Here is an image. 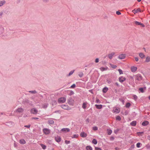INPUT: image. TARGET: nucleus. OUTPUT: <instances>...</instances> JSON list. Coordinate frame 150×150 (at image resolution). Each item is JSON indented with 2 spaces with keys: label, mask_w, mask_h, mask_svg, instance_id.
Masks as SVG:
<instances>
[{
  "label": "nucleus",
  "mask_w": 150,
  "mask_h": 150,
  "mask_svg": "<svg viewBox=\"0 0 150 150\" xmlns=\"http://www.w3.org/2000/svg\"><path fill=\"white\" fill-rule=\"evenodd\" d=\"M24 109L21 108H18L16 110L17 112L19 113H21L23 112L24 111Z\"/></svg>",
  "instance_id": "nucleus-8"
},
{
  "label": "nucleus",
  "mask_w": 150,
  "mask_h": 150,
  "mask_svg": "<svg viewBox=\"0 0 150 150\" xmlns=\"http://www.w3.org/2000/svg\"><path fill=\"white\" fill-rule=\"evenodd\" d=\"M126 80V78L125 77L121 76L119 78V80L120 82H122Z\"/></svg>",
  "instance_id": "nucleus-11"
},
{
  "label": "nucleus",
  "mask_w": 150,
  "mask_h": 150,
  "mask_svg": "<svg viewBox=\"0 0 150 150\" xmlns=\"http://www.w3.org/2000/svg\"><path fill=\"white\" fill-rule=\"evenodd\" d=\"M65 142L66 144H68L70 143V141H69L65 140Z\"/></svg>",
  "instance_id": "nucleus-48"
},
{
  "label": "nucleus",
  "mask_w": 150,
  "mask_h": 150,
  "mask_svg": "<svg viewBox=\"0 0 150 150\" xmlns=\"http://www.w3.org/2000/svg\"><path fill=\"white\" fill-rule=\"evenodd\" d=\"M137 69V68L135 67H132L131 68V71L132 72H135Z\"/></svg>",
  "instance_id": "nucleus-16"
},
{
  "label": "nucleus",
  "mask_w": 150,
  "mask_h": 150,
  "mask_svg": "<svg viewBox=\"0 0 150 150\" xmlns=\"http://www.w3.org/2000/svg\"><path fill=\"white\" fill-rule=\"evenodd\" d=\"M134 147V145H132L131 146V148L132 149H133Z\"/></svg>",
  "instance_id": "nucleus-56"
},
{
  "label": "nucleus",
  "mask_w": 150,
  "mask_h": 150,
  "mask_svg": "<svg viewBox=\"0 0 150 150\" xmlns=\"http://www.w3.org/2000/svg\"><path fill=\"white\" fill-rule=\"evenodd\" d=\"M76 86V85L75 84H74L72 85H71V88H74Z\"/></svg>",
  "instance_id": "nucleus-47"
},
{
  "label": "nucleus",
  "mask_w": 150,
  "mask_h": 150,
  "mask_svg": "<svg viewBox=\"0 0 150 150\" xmlns=\"http://www.w3.org/2000/svg\"><path fill=\"white\" fill-rule=\"evenodd\" d=\"M40 145L43 149H46V146L45 145L43 144H40Z\"/></svg>",
  "instance_id": "nucleus-32"
},
{
  "label": "nucleus",
  "mask_w": 150,
  "mask_h": 150,
  "mask_svg": "<svg viewBox=\"0 0 150 150\" xmlns=\"http://www.w3.org/2000/svg\"><path fill=\"white\" fill-rule=\"evenodd\" d=\"M117 67V66L116 65H114L113 67H112L113 68H115Z\"/></svg>",
  "instance_id": "nucleus-61"
},
{
  "label": "nucleus",
  "mask_w": 150,
  "mask_h": 150,
  "mask_svg": "<svg viewBox=\"0 0 150 150\" xmlns=\"http://www.w3.org/2000/svg\"><path fill=\"white\" fill-rule=\"evenodd\" d=\"M108 90V88L107 87L103 88V92L104 93H106Z\"/></svg>",
  "instance_id": "nucleus-26"
},
{
  "label": "nucleus",
  "mask_w": 150,
  "mask_h": 150,
  "mask_svg": "<svg viewBox=\"0 0 150 150\" xmlns=\"http://www.w3.org/2000/svg\"><path fill=\"white\" fill-rule=\"evenodd\" d=\"M48 122L50 125H53L54 123V121L52 120H49L48 121Z\"/></svg>",
  "instance_id": "nucleus-24"
},
{
  "label": "nucleus",
  "mask_w": 150,
  "mask_h": 150,
  "mask_svg": "<svg viewBox=\"0 0 150 150\" xmlns=\"http://www.w3.org/2000/svg\"><path fill=\"white\" fill-rule=\"evenodd\" d=\"M60 112V111L59 110H57V111H55L54 112V113H57V112Z\"/></svg>",
  "instance_id": "nucleus-60"
},
{
  "label": "nucleus",
  "mask_w": 150,
  "mask_h": 150,
  "mask_svg": "<svg viewBox=\"0 0 150 150\" xmlns=\"http://www.w3.org/2000/svg\"><path fill=\"white\" fill-rule=\"evenodd\" d=\"M66 98L64 97H61L58 99V102L59 103H62L65 102Z\"/></svg>",
  "instance_id": "nucleus-1"
},
{
  "label": "nucleus",
  "mask_w": 150,
  "mask_h": 150,
  "mask_svg": "<svg viewBox=\"0 0 150 150\" xmlns=\"http://www.w3.org/2000/svg\"><path fill=\"white\" fill-rule=\"evenodd\" d=\"M71 94H74V92L73 91H71Z\"/></svg>",
  "instance_id": "nucleus-62"
},
{
  "label": "nucleus",
  "mask_w": 150,
  "mask_h": 150,
  "mask_svg": "<svg viewBox=\"0 0 150 150\" xmlns=\"http://www.w3.org/2000/svg\"><path fill=\"white\" fill-rule=\"evenodd\" d=\"M30 125H25L24 127H27V128H29L30 127Z\"/></svg>",
  "instance_id": "nucleus-52"
},
{
  "label": "nucleus",
  "mask_w": 150,
  "mask_h": 150,
  "mask_svg": "<svg viewBox=\"0 0 150 150\" xmlns=\"http://www.w3.org/2000/svg\"><path fill=\"white\" fill-rule=\"evenodd\" d=\"M78 137V135L76 134H74L73 135L72 138H76Z\"/></svg>",
  "instance_id": "nucleus-46"
},
{
  "label": "nucleus",
  "mask_w": 150,
  "mask_h": 150,
  "mask_svg": "<svg viewBox=\"0 0 150 150\" xmlns=\"http://www.w3.org/2000/svg\"><path fill=\"white\" fill-rule=\"evenodd\" d=\"M131 104L129 103H127L125 105V106L126 108H129Z\"/></svg>",
  "instance_id": "nucleus-35"
},
{
  "label": "nucleus",
  "mask_w": 150,
  "mask_h": 150,
  "mask_svg": "<svg viewBox=\"0 0 150 150\" xmlns=\"http://www.w3.org/2000/svg\"><path fill=\"white\" fill-rule=\"evenodd\" d=\"M19 142L21 144H25V142L24 139H21L20 140Z\"/></svg>",
  "instance_id": "nucleus-28"
},
{
  "label": "nucleus",
  "mask_w": 150,
  "mask_h": 150,
  "mask_svg": "<svg viewBox=\"0 0 150 150\" xmlns=\"http://www.w3.org/2000/svg\"><path fill=\"white\" fill-rule=\"evenodd\" d=\"M93 130L96 131L98 129V128L96 126H94L93 127Z\"/></svg>",
  "instance_id": "nucleus-37"
},
{
  "label": "nucleus",
  "mask_w": 150,
  "mask_h": 150,
  "mask_svg": "<svg viewBox=\"0 0 150 150\" xmlns=\"http://www.w3.org/2000/svg\"><path fill=\"white\" fill-rule=\"evenodd\" d=\"M118 71L119 72V73L120 74H123L122 71L121 69H118Z\"/></svg>",
  "instance_id": "nucleus-43"
},
{
  "label": "nucleus",
  "mask_w": 150,
  "mask_h": 150,
  "mask_svg": "<svg viewBox=\"0 0 150 150\" xmlns=\"http://www.w3.org/2000/svg\"><path fill=\"white\" fill-rule=\"evenodd\" d=\"M95 106L96 108L98 109H100L102 108V105H96Z\"/></svg>",
  "instance_id": "nucleus-27"
},
{
  "label": "nucleus",
  "mask_w": 150,
  "mask_h": 150,
  "mask_svg": "<svg viewBox=\"0 0 150 150\" xmlns=\"http://www.w3.org/2000/svg\"><path fill=\"white\" fill-rule=\"evenodd\" d=\"M137 122L136 121H133L131 122L130 124L133 126H135L136 125Z\"/></svg>",
  "instance_id": "nucleus-21"
},
{
  "label": "nucleus",
  "mask_w": 150,
  "mask_h": 150,
  "mask_svg": "<svg viewBox=\"0 0 150 150\" xmlns=\"http://www.w3.org/2000/svg\"><path fill=\"white\" fill-rule=\"evenodd\" d=\"M74 70H72L69 73V74H68L67 76H69L73 74V73L74 72Z\"/></svg>",
  "instance_id": "nucleus-29"
},
{
  "label": "nucleus",
  "mask_w": 150,
  "mask_h": 150,
  "mask_svg": "<svg viewBox=\"0 0 150 150\" xmlns=\"http://www.w3.org/2000/svg\"><path fill=\"white\" fill-rule=\"evenodd\" d=\"M139 56L140 57V58L142 59H144L145 57V55L142 53H139Z\"/></svg>",
  "instance_id": "nucleus-18"
},
{
  "label": "nucleus",
  "mask_w": 150,
  "mask_h": 150,
  "mask_svg": "<svg viewBox=\"0 0 150 150\" xmlns=\"http://www.w3.org/2000/svg\"><path fill=\"white\" fill-rule=\"evenodd\" d=\"M3 12H0V16H2L3 15Z\"/></svg>",
  "instance_id": "nucleus-59"
},
{
  "label": "nucleus",
  "mask_w": 150,
  "mask_h": 150,
  "mask_svg": "<svg viewBox=\"0 0 150 150\" xmlns=\"http://www.w3.org/2000/svg\"><path fill=\"white\" fill-rule=\"evenodd\" d=\"M28 92L32 94H35L37 93V92L35 90L29 91Z\"/></svg>",
  "instance_id": "nucleus-30"
},
{
  "label": "nucleus",
  "mask_w": 150,
  "mask_h": 150,
  "mask_svg": "<svg viewBox=\"0 0 150 150\" xmlns=\"http://www.w3.org/2000/svg\"><path fill=\"white\" fill-rule=\"evenodd\" d=\"M149 122L147 121H144L142 123V125L143 126H145L148 125Z\"/></svg>",
  "instance_id": "nucleus-19"
},
{
  "label": "nucleus",
  "mask_w": 150,
  "mask_h": 150,
  "mask_svg": "<svg viewBox=\"0 0 150 150\" xmlns=\"http://www.w3.org/2000/svg\"><path fill=\"white\" fill-rule=\"evenodd\" d=\"M42 106H43V108H46L47 107V105L46 104H44Z\"/></svg>",
  "instance_id": "nucleus-44"
},
{
  "label": "nucleus",
  "mask_w": 150,
  "mask_h": 150,
  "mask_svg": "<svg viewBox=\"0 0 150 150\" xmlns=\"http://www.w3.org/2000/svg\"><path fill=\"white\" fill-rule=\"evenodd\" d=\"M86 122H89V121H88V119H87L86 120Z\"/></svg>",
  "instance_id": "nucleus-64"
},
{
  "label": "nucleus",
  "mask_w": 150,
  "mask_h": 150,
  "mask_svg": "<svg viewBox=\"0 0 150 150\" xmlns=\"http://www.w3.org/2000/svg\"><path fill=\"white\" fill-rule=\"evenodd\" d=\"M43 2L45 3H47L49 1V0H42Z\"/></svg>",
  "instance_id": "nucleus-45"
},
{
  "label": "nucleus",
  "mask_w": 150,
  "mask_h": 150,
  "mask_svg": "<svg viewBox=\"0 0 150 150\" xmlns=\"http://www.w3.org/2000/svg\"><path fill=\"white\" fill-rule=\"evenodd\" d=\"M115 53L113 52H112L110 54L108 55V57L110 59H111L113 57V56L114 55Z\"/></svg>",
  "instance_id": "nucleus-23"
},
{
  "label": "nucleus",
  "mask_w": 150,
  "mask_h": 150,
  "mask_svg": "<svg viewBox=\"0 0 150 150\" xmlns=\"http://www.w3.org/2000/svg\"><path fill=\"white\" fill-rule=\"evenodd\" d=\"M99 62V59L98 58H96L95 59V62L96 63H98Z\"/></svg>",
  "instance_id": "nucleus-53"
},
{
  "label": "nucleus",
  "mask_w": 150,
  "mask_h": 150,
  "mask_svg": "<svg viewBox=\"0 0 150 150\" xmlns=\"http://www.w3.org/2000/svg\"><path fill=\"white\" fill-rule=\"evenodd\" d=\"M86 148L87 150H92V148L90 146H87Z\"/></svg>",
  "instance_id": "nucleus-31"
},
{
  "label": "nucleus",
  "mask_w": 150,
  "mask_h": 150,
  "mask_svg": "<svg viewBox=\"0 0 150 150\" xmlns=\"http://www.w3.org/2000/svg\"><path fill=\"white\" fill-rule=\"evenodd\" d=\"M115 85H116V86H119V84H118V83H117V82L116 83H115Z\"/></svg>",
  "instance_id": "nucleus-58"
},
{
  "label": "nucleus",
  "mask_w": 150,
  "mask_h": 150,
  "mask_svg": "<svg viewBox=\"0 0 150 150\" xmlns=\"http://www.w3.org/2000/svg\"><path fill=\"white\" fill-rule=\"evenodd\" d=\"M55 139L56 141L57 142H59L61 141V138L59 136H57L55 137Z\"/></svg>",
  "instance_id": "nucleus-12"
},
{
  "label": "nucleus",
  "mask_w": 150,
  "mask_h": 150,
  "mask_svg": "<svg viewBox=\"0 0 150 150\" xmlns=\"http://www.w3.org/2000/svg\"><path fill=\"white\" fill-rule=\"evenodd\" d=\"M136 79L139 81L141 80L142 79V77L140 74H138L135 76Z\"/></svg>",
  "instance_id": "nucleus-6"
},
{
  "label": "nucleus",
  "mask_w": 150,
  "mask_h": 150,
  "mask_svg": "<svg viewBox=\"0 0 150 150\" xmlns=\"http://www.w3.org/2000/svg\"><path fill=\"white\" fill-rule=\"evenodd\" d=\"M139 90L142 92L143 93L144 92V89L143 88H139Z\"/></svg>",
  "instance_id": "nucleus-39"
},
{
  "label": "nucleus",
  "mask_w": 150,
  "mask_h": 150,
  "mask_svg": "<svg viewBox=\"0 0 150 150\" xmlns=\"http://www.w3.org/2000/svg\"><path fill=\"white\" fill-rule=\"evenodd\" d=\"M95 150H102L101 148L97 147L95 148Z\"/></svg>",
  "instance_id": "nucleus-50"
},
{
  "label": "nucleus",
  "mask_w": 150,
  "mask_h": 150,
  "mask_svg": "<svg viewBox=\"0 0 150 150\" xmlns=\"http://www.w3.org/2000/svg\"><path fill=\"white\" fill-rule=\"evenodd\" d=\"M92 142L93 144H96L97 143V142L96 140L95 139H93V140L92 141Z\"/></svg>",
  "instance_id": "nucleus-34"
},
{
  "label": "nucleus",
  "mask_w": 150,
  "mask_h": 150,
  "mask_svg": "<svg viewBox=\"0 0 150 150\" xmlns=\"http://www.w3.org/2000/svg\"><path fill=\"white\" fill-rule=\"evenodd\" d=\"M113 111L114 112L117 113L119 112L120 111V109L118 108H114L113 109Z\"/></svg>",
  "instance_id": "nucleus-10"
},
{
  "label": "nucleus",
  "mask_w": 150,
  "mask_h": 150,
  "mask_svg": "<svg viewBox=\"0 0 150 150\" xmlns=\"http://www.w3.org/2000/svg\"><path fill=\"white\" fill-rule=\"evenodd\" d=\"M150 61V57L147 56L146 57L145 62L147 63L149 62Z\"/></svg>",
  "instance_id": "nucleus-22"
},
{
  "label": "nucleus",
  "mask_w": 150,
  "mask_h": 150,
  "mask_svg": "<svg viewBox=\"0 0 150 150\" xmlns=\"http://www.w3.org/2000/svg\"><path fill=\"white\" fill-rule=\"evenodd\" d=\"M6 125L8 127H11L14 125V124L12 122L10 121L8 122H6Z\"/></svg>",
  "instance_id": "nucleus-7"
},
{
  "label": "nucleus",
  "mask_w": 150,
  "mask_h": 150,
  "mask_svg": "<svg viewBox=\"0 0 150 150\" xmlns=\"http://www.w3.org/2000/svg\"><path fill=\"white\" fill-rule=\"evenodd\" d=\"M116 119L117 120H121V118L120 116H117L116 117Z\"/></svg>",
  "instance_id": "nucleus-38"
},
{
  "label": "nucleus",
  "mask_w": 150,
  "mask_h": 150,
  "mask_svg": "<svg viewBox=\"0 0 150 150\" xmlns=\"http://www.w3.org/2000/svg\"><path fill=\"white\" fill-rule=\"evenodd\" d=\"M112 133V131L111 130H109L108 132V134L109 135H110Z\"/></svg>",
  "instance_id": "nucleus-41"
},
{
  "label": "nucleus",
  "mask_w": 150,
  "mask_h": 150,
  "mask_svg": "<svg viewBox=\"0 0 150 150\" xmlns=\"http://www.w3.org/2000/svg\"><path fill=\"white\" fill-rule=\"evenodd\" d=\"M3 30L4 28H3L2 27H0V30H1V33L3 32Z\"/></svg>",
  "instance_id": "nucleus-49"
},
{
  "label": "nucleus",
  "mask_w": 150,
  "mask_h": 150,
  "mask_svg": "<svg viewBox=\"0 0 150 150\" xmlns=\"http://www.w3.org/2000/svg\"><path fill=\"white\" fill-rule=\"evenodd\" d=\"M135 61L137 62L139 60V59H138V58L137 57H135Z\"/></svg>",
  "instance_id": "nucleus-55"
},
{
  "label": "nucleus",
  "mask_w": 150,
  "mask_h": 150,
  "mask_svg": "<svg viewBox=\"0 0 150 150\" xmlns=\"http://www.w3.org/2000/svg\"><path fill=\"white\" fill-rule=\"evenodd\" d=\"M141 10L139 8H137L136 10L135 9H134L133 10L132 12L134 14H135L138 12H141Z\"/></svg>",
  "instance_id": "nucleus-15"
},
{
  "label": "nucleus",
  "mask_w": 150,
  "mask_h": 150,
  "mask_svg": "<svg viewBox=\"0 0 150 150\" xmlns=\"http://www.w3.org/2000/svg\"><path fill=\"white\" fill-rule=\"evenodd\" d=\"M43 132L45 134H48L50 133V130L47 128H44L43 129Z\"/></svg>",
  "instance_id": "nucleus-4"
},
{
  "label": "nucleus",
  "mask_w": 150,
  "mask_h": 150,
  "mask_svg": "<svg viewBox=\"0 0 150 150\" xmlns=\"http://www.w3.org/2000/svg\"><path fill=\"white\" fill-rule=\"evenodd\" d=\"M133 98L135 100H136L137 99V97L136 95H134L133 96Z\"/></svg>",
  "instance_id": "nucleus-40"
},
{
  "label": "nucleus",
  "mask_w": 150,
  "mask_h": 150,
  "mask_svg": "<svg viewBox=\"0 0 150 150\" xmlns=\"http://www.w3.org/2000/svg\"><path fill=\"white\" fill-rule=\"evenodd\" d=\"M116 13L117 15H120L121 14V13L119 11H116Z\"/></svg>",
  "instance_id": "nucleus-51"
},
{
  "label": "nucleus",
  "mask_w": 150,
  "mask_h": 150,
  "mask_svg": "<svg viewBox=\"0 0 150 150\" xmlns=\"http://www.w3.org/2000/svg\"><path fill=\"white\" fill-rule=\"evenodd\" d=\"M83 75V74L82 72H79V77H82Z\"/></svg>",
  "instance_id": "nucleus-36"
},
{
  "label": "nucleus",
  "mask_w": 150,
  "mask_h": 150,
  "mask_svg": "<svg viewBox=\"0 0 150 150\" xmlns=\"http://www.w3.org/2000/svg\"><path fill=\"white\" fill-rule=\"evenodd\" d=\"M6 2V1L4 0L0 1V6H2L5 4Z\"/></svg>",
  "instance_id": "nucleus-25"
},
{
  "label": "nucleus",
  "mask_w": 150,
  "mask_h": 150,
  "mask_svg": "<svg viewBox=\"0 0 150 150\" xmlns=\"http://www.w3.org/2000/svg\"><path fill=\"white\" fill-rule=\"evenodd\" d=\"M32 119H35V120H38V119L39 118L38 117H33L32 118Z\"/></svg>",
  "instance_id": "nucleus-57"
},
{
  "label": "nucleus",
  "mask_w": 150,
  "mask_h": 150,
  "mask_svg": "<svg viewBox=\"0 0 150 150\" xmlns=\"http://www.w3.org/2000/svg\"><path fill=\"white\" fill-rule=\"evenodd\" d=\"M74 101L72 98H69L67 100V102L68 104L71 105H72L74 103Z\"/></svg>",
  "instance_id": "nucleus-2"
},
{
  "label": "nucleus",
  "mask_w": 150,
  "mask_h": 150,
  "mask_svg": "<svg viewBox=\"0 0 150 150\" xmlns=\"http://www.w3.org/2000/svg\"><path fill=\"white\" fill-rule=\"evenodd\" d=\"M30 112L32 114H36L38 112V111L36 108H33L30 110Z\"/></svg>",
  "instance_id": "nucleus-5"
},
{
  "label": "nucleus",
  "mask_w": 150,
  "mask_h": 150,
  "mask_svg": "<svg viewBox=\"0 0 150 150\" xmlns=\"http://www.w3.org/2000/svg\"><path fill=\"white\" fill-rule=\"evenodd\" d=\"M100 69L101 71H103L106 70L107 69V68H105L103 67H101L100 68Z\"/></svg>",
  "instance_id": "nucleus-33"
},
{
  "label": "nucleus",
  "mask_w": 150,
  "mask_h": 150,
  "mask_svg": "<svg viewBox=\"0 0 150 150\" xmlns=\"http://www.w3.org/2000/svg\"><path fill=\"white\" fill-rule=\"evenodd\" d=\"M87 104V102H84L83 103L82 105V108L84 109H86L87 107L86 105Z\"/></svg>",
  "instance_id": "nucleus-20"
},
{
  "label": "nucleus",
  "mask_w": 150,
  "mask_h": 150,
  "mask_svg": "<svg viewBox=\"0 0 150 150\" xmlns=\"http://www.w3.org/2000/svg\"><path fill=\"white\" fill-rule=\"evenodd\" d=\"M61 107L62 108L66 110H70L71 108L68 105H61Z\"/></svg>",
  "instance_id": "nucleus-3"
},
{
  "label": "nucleus",
  "mask_w": 150,
  "mask_h": 150,
  "mask_svg": "<svg viewBox=\"0 0 150 150\" xmlns=\"http://www.w3.org/2000/svg\"><path fill=\"white\" fill-rule=\"evenodd\" d=\"M87 135V134L83 132H81L80 134L81 136L82 137H85Z\"/></svg>",
  "instance_id": "nucleus-17"
},
{
  "label": "nucleus",
  "mask_w": 150,
  "mask_h": 150,
  "mask_svg": "<svg viewBox=\"0 0 150 150\" xmlns=\"http://www.w3.org/2000/svg\"><path fill=\"white\" fill-rule=\"evenodd\" d=\"M141 143L139 142H138L137 144V147L138 148H139L140 147V145Z\"/></svg>",
  "instance_id": "nucleus-42"
},
{
  "label": "nucleus",
  "mask_w": 150,
  "mask_h": 150,
  "mask_svg": "<svg viewBox=\"0 0 150 150\" xmlns=\"http://www.w3.org/2000/svg\"><path fill=\"white\" fill-rule=\"evenodd\" d=\"M142 0H137V1L138 2H140Z\"/></svg>",
  "instance_id": "nucleus-63"
},
{
  "label": "nucleus",
  "mask_w": 150,
  "mask_h": 150,
  "mask_svg": "<svg viewBox=\"0 0 150 150\" xmlns=\"http://www.w3.org/2000/svg\"><path fill=\"white\" fill-rule=\"evenodd\" d=\"M70 129L67 128H64L61 129L62 131L64 132H68L70 131Z\"/></svg>",
  "instance_id": "nucleus-14"
},
{
  "label": "nucleus",
  "mask_w": 150,
  "mask_h": 150,
  "mask_svg": "<svg viewBox=\"0 0 150 150\" xmlns=\"http://www.w3.org/2000/svg\"><path fill=\"white\" fill-rule=\"evenodd\" d=\"M134 23L137 25H141L142 27H144V25L142 23H141L140 22H138L137 21H135L134 22Z\"/></svg>",
  "instance_id": "nucleus-13"
},
{
  "label": "nucleus",
  "mask_w": 150,
  "mask_h": 150,
  "mask_svg": "<svg viewBox=\"0 0 150 150\" xmlns=\"http://www.w3.org/2000/svg\"><path fill=\"white\" fill-rule=\"evenodd\" d=\"M114 138L113 137H111L110 138V139L111 141H113L114 140Z\"/></svg>",
  "instance_id": "nucleus-54"
},
{
  "label": "nucleus",
  "mask_w": 150,
  "mask_h": 150,
  "mask_svg": "<svg viewBox=\"0 0 150 150\" xmlns=\"http://www.w3.org/2000/svg\"><path fill=\"white\" fill-rule=\"evenodd\" d=\"M125 54H122L119 55L118 58L121 59H123L125 58Z\"/></svg>",
  "instance_id": "nucleus-9"
}]
</instances>
